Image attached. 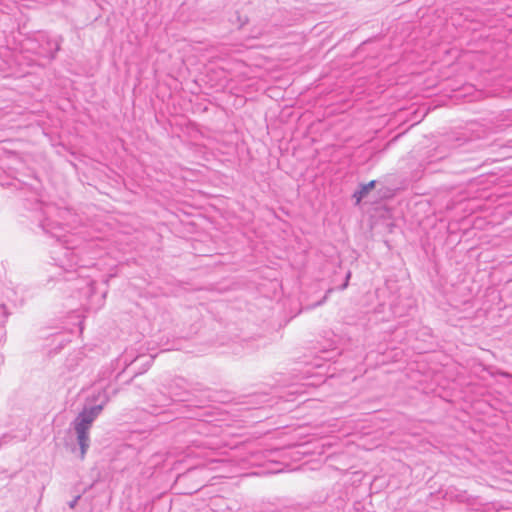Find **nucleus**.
Returning <instances> with one entry per match:
<instances>
[{
  "instance_id": "obj_6",
  "label": "nucleus",
  "mask_w": 512,
  "mask_h": 512,
  "mask_svg": "<svg viewBox=\"0 0 512 512\" xmlns=\"http://www.w3.org/2000/svg\"><path fill=\"white\" fill-rule=\"evenodd\" d=\"M351 277V273L348 272L345 278V282L339 287L340 290H344L348 287L349 279Z\"/></svg>"
},
{
  "instance_id": "obj_8",
  "label": "nucleus",
  "mask_w": 512,
  "mask_h": 512,
  "mask_svg": "<svg viewBox=\"0 0 512 512\" xmlns=\"http://www.w3.org/2000/svg\"><path fill=\"white\" fill-rule=\"evenodd\" d=\"M500 375L505 377V378L512 379V374L509 373V372H501Z\"/></svg>"
},
{
  "instance_id": "obj_5",
  "label": "nucleus",
  "mask_w": 512,
  "mask_h": 512,
  "mask_svg": "<svg viewBox=\"0 0 512 512\" xmlns=\"http://www.w3.org/2000/svg\"><path fill=\"white\" fill-rule=\"evenodd\" d=\"M332 291H333V288H329V289L326 291V293H325V295L323 296V298H322L320 301H318L317 303H315L312 307H317V306H320V305L324 304V303L326 302V300H327V298H328L329 294H330Z\"/></svg>"
},
{
  "instance_id": "obj_2",
  "label": "nucleus",
  "mask_w": 512,
  "mask_h": 512,
  "mask_svg": "<svg viewBox=\"0 0 512 512\" xmlns=\"http://www.w3.org/2000/svg\"><path fill=\"white\" fill-rule=\"evenodd\" d=\"M26 207L38 214L39 227L45 234L57 240L62 237L63 227L59 223L50 220V217L58 210L55 205L35 199L31 205L26 203Z\"/></svg>"
},
{
  "instance_id": "obj_4",
  "label": "nucleus",
  "mask_w": 512,
  "mask_h": 512,
  "mask_svg": "<svg viewBox=\"0 0 512 512\" xmlns=\"http://www.w3.org/2000/svg\"><path fill=\"white\" fill-rule=\"evenodd\" d=\"M48 45L49 46L53 45V47H54L53 50H51L49 52V54H47V57L50 60H53L56 56V53L60 50V41L58 39H54V40L48 41Z\"/></svg>"
},
{
  "instance_id": "obj_3",
  "label": "nucleus",
  "mask_w": 512,
  "mask_h": 512,
  "mask_svg": "<svg viewBox=\"0 0 512 512\" xmlns=\"http://www.w3.org/2000/svg\"><path fill=\"white\" fill-rule=\"evenodd\" d=\"M376 185V181L372 180L367 184H364L361 186V189L357 192H355L354 197L357 198V201L359 202L362 198H364L370 190H372Z\"/></svg>"
},
{
  "instance_id": "obj_1",
  "label": "nucleus",
  "mask_w": 512,
  "mask_h": 512,
  "mask_svg": "<svg viewBox=\"0 0 512 512\" xmlns=\"http://www.w3.org/2000/svg\"><path fill=\"white\" fill-rule=\"evenodd\" d=\"M104 403L89 408H84L82 412L75 418L73 425L77 434V442L80 446V457L84 458L90 444L89 429L93 421L103 410Z\"/></svg>"
},
{
  "instance_id": "obj_9",
  "label": "nucleus",
  "mask_w": 512,
  "mask_h": 512,
  "mask_svg": "<svg viewBox=\"0 0 512 512\" xmlns=\"http://www.w3.org/2000/svg\"><path fill=\"white\" fill-rule=\"evenodd\" d=\"M152 360H153V358L151 357V358L149 359L148 366L150 365V363L152 362Z\"/></svg>"
},
{
  "instance_id": "obj_7",
  "label": "nucleus",
  "mask_w": 512,
  "mask_h": 512,
  "mask_svg": "<svg viewBox=\"0 0 512 512\" xmlns=\"http://www.w3.org/2000/svg\"><path fill=\"white\" fill-rule=\"evenodd\" d=\"M81 498L80 495H77L73 500H71L68 505L70 508H74L77 504V502L79 501V499Z\"/></svg>"
}]
</instances>
